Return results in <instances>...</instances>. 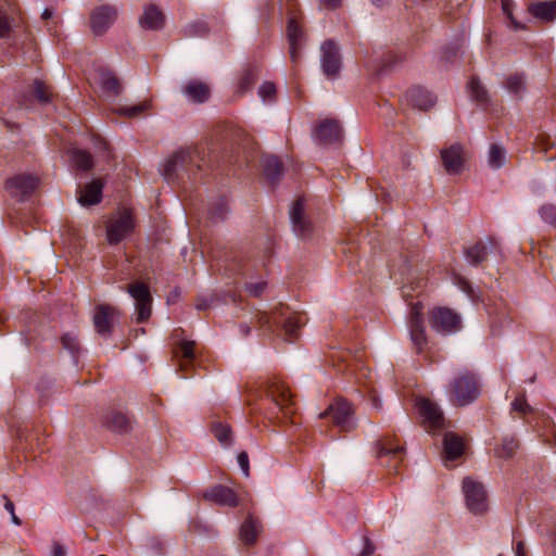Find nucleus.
Segmentation results:
<instances>
[{
  "label": "nucleus",
  "instance_id": "1",
  "mask_svg": "<svg viewBox=\"0 0 556 556\" xmlns=\"http://www.w3.org/2000/svg\"><path fill=\"white\" fill-rule=\"evenodd\" d=\"M204 159L198 147H189L176 151L165 163L163 176L168 182L197 179L202 172Z\"/></svg>",
  "mask_w": 556,
  "mask_h": 556
},
{
  "label": "nucleus",
  "instance_id": "2",
  "mask_svg": "<svg viewBox=\"0 0 556 556\" xmlns=\"http://www.w3.org/2000/svg\"><path fill=\"white\" fill-rule=\"evenodd\" d=\"M255 321L265 331H274L276 327L286 341L292 342L299 337L300 329L305 324V317L303 314L281 308L270 315L260 312L255 315Z\"/></svg>",
  "mask_w": 556,
  "mask_h": 556
},
{
  "label": "nucleus",
  "instance_id": "3",
  "mask_svg": "<svg viewBox=\"0 0 556 556\" xmlns=\"http://www.w3.org/2000/svg\"><path fill=\"white\" fill-rule=\"evenodd\" d=\"M480 395V382L476 372L463 369L450 382V401L454 406H467Z\"/></svg>",
  "mask_w": 556,
  "mask_h": 556
},
{
  "label": "nucleus",
  "instance_id": "4",
  "mask_svg": "<svg viewBox=\"0 0 556 556\" xmlns=\"http://www.w3.org/2000/svg\"><path fill=\"white\" fill-rule=\"evenodd\" d=\"M263 388L277 412L281 413L283 417L289 418L292 424H295L293 416L298 410L296 403L294 395L285 382L274 377L264 382Z\"/></svg>",
  "mask_w": 556,
  "mask_h": 556
},
{
  "label": "nucleus",
  "instance_id": "5",
  "mask_svg": "<svg viewBox=\"0 0 556 556\" xmlns=\"http://www.w3.org/2000/svg\"><path fill=\"white\" fill-rule=\"evenodd\" d=\"M405 450L397 439L384 438L377 443V458L390 473H397L404 460Z\"/></svg>",
  "mask_w": 556,
  "mask_h": 556
},
{
  "label": "nucleus",
  "instance_id": "6",
  "mask_svg": "<svg viewBox=\"0 0 556 556\" xmlns=\"http://www.w3.org/2000/svg\"><path fill=\"white\" fill-rule=\"evenodd\" d=\"M127 292L135 300L136 321L138 324L147 321L152 313V295L148 285L135 281L127 287Z\"/></svg>",
  "mask_w": 556,
  "mask_h": 556
},
{
  "label": "nucleus",
  "instance_id": "7",
  "mask_svg": "<svg viewBox=\"0 0 556 556\" xmlns=\"http://www.w3.org/2000/svg\"><path fill=\"white\" fill-rule=\"evenodd\" d=\"M463 491L466 505L475 515H482L488 510V496L482 483L467 477L463 480Z\"/></svg>",
  "mask_w": 556,
  "mask_h": 556
},
{
  "label": "nucleus",
  "instance_id": "8",
  "mask_svg": "<svg viewBox=\"0 0 556 556\" xmlns=\"http://www.w3.org/2000/svg\"><path fill=\"white\" fill-rule=\"evenodd\" d=\"M319 417H329L332 424L342 432H350L355 428L352 405L345 400H338L330 404L328 409L321 413Z\"/></svg>",
  "mask_w": 556,
  "mask_h": 556
},
{
  "label": "nucleus",
  "instance_id": "9",
  "mask_svg": "<svg viewBox=\"0 0 556 556\" xmlns=\"http://www.w3.org/2000/svg\"><path fill=\"white\" fill-rule=\"evenodd\" d=\"M422 426L429 433H437L445 428V418L440 406L428 399H420L417 402Z\"/></svg>",
  "mask_w": 556,
  "mask_h": 556
},
{
  "label": "nucleus",
  "instance_id": "10",
  "mask_svg": "<svg viewBox=\"0 0 556 556\" xmlns=\"http://www.w3.org/2000/svg\"><path fill=\"white\" fill-rule=\"evenodd\" d=\"M429 323L434 331L442 334L456 332L462 327L459 315L447 307L433 308L429 316Z\"/></svg>",
  "mask_w": 556,
  "mask_h": 556
},
{
  "label": "nucleus",
  "instance_id": "11",
  "mask_svg": "<svg viewBox=\"0 0 556 556\" xmlns=\"http://www.w3.org/2000/svg\"><path fill=\"white\" fill-rule=\"evenodd\" d=\"M287 37L291 61L296 64L301 58V50L304 45L305 34L300 24L299 16L290 10L287 25Z\"/></svg>",
  "mask_w": 556,
  "mask_h": 556
},
{
  "label": "nucleus",
  "instance_id": "12",
  "mask_svg": "<svg viewBox=\"0 0 556 556\" xmlns=\"http://www.w3.org/2000/svg\"><path fill=\"white\" fill-rule=\"evenodd\" d=\"M131 212L124 208L117 218H113L106 225V238L110 244L119 243L134 229Z\"/></svg>",
  "mask_w": 556,
  "mask_h": 556
},
{
  "label": "nucleus",
  "instance_id": "13",
  "mask_svg": "<svg viewBox=\"0 0 556 556\" xmlns=\"http://www.w3.org/2000/svg\"><path fill=\"white\" fill-rule=\"evenodd\" d=\"M314 138L320 146H330L342 142L343 129L336 118H326L319 122L314 129Z\"/></svg>",
  "mask_w": 556,
  "mask_h": 556
},
{
  "label": "nucleus",
  "instance_id": "14",
  "mask_svg": "<svg viewBox=\"0 0 556 556\" xmlns=\"http://www.w3.org/2000/svg\"><path fill=\"white\" fill-rule=\"evenodd\" d=\"M421 311L422 305L420 302L413 304L409 317V334L414 348L418 354L425 352L428 346V340L422 324Z\"/></svg>",
  "mask_w": 556,
  "mask_h": 556
},
{
  "label": "nucleus",
  "instance_id": "15",
  "mask_svg": "<svg viewBox=\"0 0 556 556\" xmlns=\"http://www.w3.org/2000/svg\"><path fill=\"white\" fill-rule=\"evenodd\" d=\"M321 67L328 78H336L341 70V54L337 43L328 39L321 46Z\"/></svg>",
  "mask_w": 556,
  "mask_h": 556
},
{
  "label": "nucleus",
  "instance_id": "16",
  "mask_svg": "<svg viewBox=\"0 0 556 556\" xmlns=\"http://www.w3.org/2000/svg\"><path fill=\"white\" fill-rule=\"evenodd\" d=\"M117 10L109 4L94 8L90 13V28L97 36L103 35L115 22Z\"/></svg>",
  "mask_w": 556,
  "mask_h": 556
},
{
  "label": "nucleus",
  "instance_id": "17",
  "mask_svg": "<svg viewBox=\"0 0 556 556\" xmlns=\"http://www.w3.org/2000/svg\"><path fill=\"white\" fill-rule=\"evenodd\" d=\"M119 311L109 304H100L94 308L93 325L96 331L103 338H108L112 333L113 324Z\"/></svg>",
  "mask_w": 556,
  "mask_h": 556
},
{
  "label": "nucleus",
  "instance_id": "18",
  "mask_svg": "<svg viewBox=\"0 0 556 556\" xmlns=\"http://www.w3.org/2000/svg\"><path fill=\"white\" fill-rule=\"evenodd\" d=\"M305 200L303 197L296 198L290 210V219L295 235L300 238H306L312 233V224L304 213Z\"/></svg>",
  "mask_w": 556,
  "mask_h": 556
},
{
  "label": "nucleus",
  "instance_id": "19",
  "mask_svg": "<svg viewBox=\"0 0 556 556\" xmlns=\"http://www.w3.org/2000/svg\"><path fill=\"white\" fill-rule=\"evenodd\" d=\"M38 182V178L31 174H20L8 179L5 186L12 197L23 200L37 188Z\"/></svg>",
  "mask_w": 556,
  "mask_h": 556
},
{
  "label": "nucleus",
  "instance_id": "20",
  "mask_svg": "<svg viewBox=\"0 0 556 556\" xmlns=\"http://www.w3.org/2000/svg\"><path fill=\"white\" fill-rule=\"evenodd\" d=\"M441 160L445 170L451 175L463 172L465 155L459 143H454L441 151Z\"/></svg>",
  "mask_w": 556,
  "mask_h": 556
},
{
  "label": "nucleus",
  "instance_id": "21",
  "mask_svg": "<svg viewBox=\"0 0 556 556\" xmlns=\"http://www.w3.org/2000/svg\"><path fill=\"white\" fill-rule=\"evenodd\" d=\"M103 427L115 433H128L132 429L131 418L117 409H111L101 419Z\"/></svg>",
  "mask_w": 556,
  "mask_h": 556
},
{
  "label": "nucleus",
  "instance_id": "22",
  "mask_svg": "<svg viewBox=\"0 0 556 556\" xmlns=\"http://www.w3.org/2000/svg\"><path fill=\"white\" fill-rule=\"evenodd\" d=\"M203 496L206 501L223 506L236 507L239 504L238 496L235 491L222 484L214 485L206 490Z\"/></svg>",
  "mask_w": 556,
  "mask_h": 556
},
{
  "label": "nucleus",
  "instance_id": "23",
  "mask_svg": "<svg viewBox=\"0 0 556 556\" xmlns=\"http://www.w3.org/2000/svg\"><path fill=\"white\" fill-rule=\"evenodd\" d=\"M405 99L409 105L420 111H428L435 104V97L425 88L415 86L405 93Z\"/></svg>",
  "mask_w": 556,
  "mask_h": 556
},
{
  "label": "nucleus",
  "instance_id": "24",
  "mask_svg": "<svg viewBox=\"0 0 556 556\" xmlns=\"http://www.w3.org/2000/svg\"><path fill=\"white\" fill-rule=\"evenodd\" d=\"M139 24L144 29L160 30L164 27L165 15L155 4L151 3L144 8L139 17Z\"/></svg>",
  "mask_w": 556,
  "mask_h": 556
},
{
  "label": "nucleus",
  "instance_id": "25",
  "mask_svg": "<svg viewBox=\"0 0 556 556\" xmlns=\"http://www.w3.org/2000/svg\"><path fill=\"white\" fill-rule=\"evenodd\" d=\"M103 182L101 179H93L86 184L79 192L78 202L83 206L96 205L102 200Z\"/></svg>",
  "mask_w": 556,
  "mask_h": 556
},
{
  "label": "nucleus",
  "instance_id": "26",
  "mask_svg": "<svg viewBox=\"0 0 556 556\" xmlns=\"http://www.w3.org/2000/svg\"><path fill=\"white\" fill-rule=\"evenodd\" d=\"M186 98L193 103H204L211 96L208 85L200 80H190L181 88Z\"/></svg>",
  "mask_w": 556,
  "mask_h": 556
},
{
  "label": "nucleus",
  "instance_id": "27",
  "mask_svg": "<svg viewBox=\"0 0 556 556\" xmlns=\"http://www.w3.org/2000/svg\"><path fill=\"white\" fill-rule=\"evenodd\" d=\"M443 452L445 466H447V462L455 460L464 454L463 439L453 432H446L443 439Z\"/></svg>",
  "mask_w": 556,
  "mask_h": 556
},
{
  "label": "nucleus",
  "instance_id": "28",
  "mask_svg": "<svg viewBox=\"0 0 556 556\" xmlns=\"http://www.w3.org/2000/svg\"><path fill=\"white\" fill-rule=\"evenodd\" d=\"M529 13L542 22H553L556 18V0L539 1L529 4Z\"/></svg>",
  "mask_w": 556,
  "mask_h": 556
},
{
  "label": "nucleus",
  "instance_id": "29",
  "mask_svg": "<svg viewBox=\"0 0 556 556\" xmlns=\"http://www.w3.org/2000/svg\"><path fill=\"white\" fill-rule=\"evenodd\" d=\"M262 530V525L257 518L249 515L240 527V540L247 546L255 544L257 536Z\"/></svg>",
  "mask_w": 556,
  "mask_h": 556
},
{
  "label": "nucleus",
  "instance_id": "30",
  "mask_svg": "<svg viewBox=\"0 0 556 556\" xmlns=\"http://www.w3.org/2000/svg\"><path fill=\"white\" fill-rule=\"evenodd\" d=\"M263 172L270 184H276L282 176V162L276 155L266 154L261 160Z\"/></svg>",
  "mask_w": 556,
  "mask_h": 556
},
{
  "label": "nucleus",
  "instance_id": "31",
  "mask_svg": "<svg viewBox=\"0 0 556 556\" xmlns=\"http://www.w3.org/2000/svg\"><path fill=\"white\" fill-rule=\"evenodd\" d=\"M194 345L195 343L193 341H182L175 351L180 371H186L189 366H192L195 359Z\"/></svg>",
  "mask_w": 556,
  "mask_h": 556
},
{
  "label": "nucleus",
  "instance_id": "32",
  "mask_svg": "<svg viewBox=\"0 0 556 556\" xmlns=\"http://www.w3.org/2000/svg\"><path fill=\"white\" fill-rule=\"evenodd\" d=\"M519 447L520 443L515 435H505L494 448V454L498 458L509 459L514 457Z\"/></svg>",
  "mask_w": 556,
  "mask_h": 556
},
{
  "label": "nucleus",
  "instance_id": "33",
  "mask_svg": "<svg viewBox=\"0 0 556 556\" xmlns=\"http://www.w3.org/2000/svg\"><path fill=\"white\" fill-rule=\"evenodd\" d=\"M503 86L510 94L520 99L527 90L526 77L520 73L510 74L506 77Z\"/></svg>",
  "mask_w": 556,
  "mask_h": 556
},
{
  "label": "nucleus",
  "instance_id": "34",
  "mask_svg": "<svg viewBox=\"0 0 556 556\" xmlns=\"http://www.w3.org/2000/svg\"><path fill=\"white\" fill-rule=\"evenodd\" d=\"M464 253L467 262L472 266L481 265L488 257V249L482 241L466 248Z\"/></svg>",
  "mask_w": 556,
  "mask_h": 556
},
{
  "label": "nucleus",
  "instance_id": "35",
  "mask_svg": "<svg viewBox=\"0 0 556 556\" xmlns=\"http://www.w3.org/2000/svg\"><path fill=\"white\" fill-rule=\"evenodd\" d=\"M71 160L78 170L89 172L94 165L92 155L88 151L81 149H72Z\"/></svg>",
  "mask_w": 556,
  "mask_h": 556
},
{
  "label": "nucleus",
  "instance_id": "36",
  "mask_svg": "<svg viewBox=\"0 0 556 556\" xmlns=\"http://www.w3.org/2000/svg\"><path fill=\"white\" fill-rule=\"evenodd\" d=\"M101 86L103 91L109 96L117 97L123 91L118 78L110 71L101 72Z\"/></svg>",
  "mask_w": 556,
  "mask_h": 556
},
{
  "label": "nucleus",
  "instance_id": "37",
  "mask_svg": "<svg viewBox=\"0 0 556 556\" xmlns=\"http://www.w3.org/2000/svg\"><path fill=\"white\" fill-rule=\"evenodd\" d=\"M212 433L215 439L225 447H229L233 443V435L229 425L220 421L212 422Z\"/></svg>",
  "mask_w": 556,
  "mask_h": 556
},
{
  "label": "nucleus",
  "instance_id": "38",
  "mask_svg": "<svg viewBox=\"0 0 556 556\" xmlns=\"http://www.w3.org/2000/svg\"><path fill=\"white\" fill-rule=\"evenodd\" d=\"M468 89L471 98L479 104L489 102V93L485 87L480 83L478 77H471L468 83Z\"/></svg>",
  "mask_w": 556,
  "mask_h": 556
},
{
  "label": "nucleus",
  "instance_id": "39",
  "mask_svg": "<svg viewBox=\"0 0 556 556\" xmlns=\"http://www.w3.org/2000/svg\"><path fill=\"white\" fill-rule=\"evenodd\" d=\"M533 146H534V150L536 152H542L544 154H547L548 151L555 150V154L547 156V160H553L556 157V144L551 139L549 135H547L545 132H540L536 136V138L533 142Z\"/></svg>",
  "mask_w": 556,
  "mask_h": 556
},
{
  "label": "nucleus",
  "instance_id": "40",
  "mask_svg": "<svg viewBox=\"0 0 556 556\" xmlns=\"http://www.w3.org/2000/svg\"><path fill=\"white\" fill-rule=\"evenodd\" d=\"M257 79V70L255 67L245 68L239 78L237 92L240 94L249 91Z\"/></svg>",
  "mask_w": 556,
  "mask_h": 556
},
{
  "label": "nucleus",
  "instance_id": "41",
  "mask_svg": "<svg viewBox=\"0 0 556 556\" xmlns=\"http://www.w3.org/2000/svg\"><path fill=\"white\" fill-rule=\"evenodd\" d=\"M505 160L506 152L504 148L496 143L491 144L488 160L489 165L494 169H498L505 164Z\"/></svg>",
  "mask_w": 556,
  "mask_h": 556
},
{
  "label": "nucleus",
  "instance_id": "42",
  "mask_svg": "<svg viewBox=\"0 0 556 556\" xmlns=\"http://www.w3.org/2000/svg\"><path fill=\"white\" fill-rule=\"evenodd\" d=\"M228 213L227 200L224 197L217 199L210 207V218L214 220L224 219Z\"/></svg>",
  "mask_w": 556,
  "mask_h": 556
},
{
  "label": "nucleus",
  "instance_id": "43",
  "mask_svg": "<svg viewBox=\"0 0 556 556\" xmlns=\"http://www.w3.org/2000/svg\"><path fill=\"white\" fill-rule=\"evenodd\" d=\"M511 412L518 413L521 417H526L533 413V408L528 404L526 395L519 394L511 402Z\"/></svg>",
  "mask_w": 556,
  "mask_h": 556
},
{
  "label": "nucleus",
  "instance_id": "44",
  "mask_svg": "<svg viewBox=\"0 0 556 556\" xmlns=\"http://www.w3.org/2000/svg\"><path fill=\"white\" fill-rule=\"evenodd\" d=\"M34 96L40 103H48L51 101L52 93L43 81L36 79L34 81Z\"/></svg>",
  "mask_w": 556,
  "mask_h": 556
},
{
  "label": "nucleus",
  "instance_id": "45",
  "mask_svg": "<svg viewBox=\"0 0 556 556\" xmlns=\"http://www.w3.org/2000/svg\"><path fill=\"white\" fill-rule=\"evenodd\" d=\"M208 31L207 25L205 22H193L188 24L184 28V36L185 37H195V36H205Z\"/></svg>",
  "mask_w": 556,
  "mask_h": 556
},
{
  "label": "nucleus",
  "instance_id": "46",
  "mask_svg": "<svg viewBox=\"0 0 556 556\" xmlns=\"http://www.w3.org/2000/svg\"><path fill=\"white\" fill-rule=\"evenodd\" d=\"M61 342H62L63 348L65 350H67L75 358L80 350V344H79V340L77 339V337L72 333H65L61 338Z\"/></svg>",
  "mask_w": 556,
  "mask_h": 556
},
{
  "label": "nucleus",
  "instance_id": "47",
  "mask_svg": "<svg viewBox=\"0 0 556 556\" xmlns=\"http://www.w3.org/2000/svg\"><path fill=\"white\" fill-rule=\"evenodd\" d=\"M150 108L149 101H143L139 104L131 105V106H123L118 110V112L122 115L128 116V117H136L139 116L141 113L147 111Z\"/></svg>",
  "mask_w": 556,
  "mask_h": 556
},
{
  "label": "nucleus",
  "instance_id": "48",
  "mask_svg": "<svg viewBox=\"0 0 556 556\" xmlns=\"http://www.w3.org/2000/svg\"><path fill=\"white\" fill-rule=\"evenodd\" d=\"M542 218L556 228V206L546 204L540 210Z\"/></svg>",
  "mask_w": 556,
  "mask_h": 556
},
{
  "label": "nucleus",
  "instance_id": "49",
  "mask_svg": "<svg viewBox=\"0 0 556 556\" xmlns=\"http://www.w3.org/2000/svg\"><path fill=\"white\" fill-rule=\"evenodd\" d=\"M258 93L264 100H271L276 93V87L273 83L266 81L260 87Z\"/></svg>",
  "mask_w": 556,
  "mask_h": 556
},
{
  "label": "nucleus",
  "instance_id": "50",
  "mask_svg": "<svg viewBox=\"0 0 556 556\" xmlns=\"http://www.w3.org/2000/svg\"><path fill=\"white\" fill-rule=\"evenodd\" d=\"M404 60V56L397 52H388L383 61L384 67H392Z\"/></svg>",
  "mask_w": 556,
  "mask_h": 556
},
{
  "label": "nucleus",
  "instance_id": "51",
  "mask_svg": "<svg viewBox=\"0 0 556 556\" xmlns=\"http://www.w3.org/2000/svg\"><path fill=\"white\" fill-rule=\"evenodd\" d=\"M11 30L10 22L8 16L0 11V38H4Z\"/></svg>",
  "mask_w": 556,
  "mask_h": 556
},
{
  "label": "nucleus",
  "instance_id": "52",
  "mask_svg": "<svg viewBox=\"0 0 556 556\" xmlns=\"http://www.w3.org/2000/svg\"><path fill=\"white\" fill-rule=\"evenodd\" d=\"M238 464L243 471L244 476L248 477L250 473L249 456L247 452H241L238 455Z\"/></svg>",
  "mask_w": 556,
  "mask_h": 556
},
{
  "label": "nucleus",
  "instance_id": "53",
  "mask_svg": "<svg viewBox=\"0 0 556 556\" xmlns=\"http://www.w3.org/2000/svg\"><path fill=\"white\" fill-rule=\"evenodd\" d=\"M266 283L265 282H257V283H248L245 286L247 290L250 294L254 296H258L265 289Z\"/></svg>",
  "mask_w": 556,
  "mask_h": 556
},
{
  "label": "nucleus",
  "instance_id": "54",
  "mask_svg": "<svg viewBox=\"0 0 556 556\" xmlns=\"http://www.w3.org/2000/svg\"><path fill=\"white\" fill-rule=\"evenodd\" d=\"M5 498V504H4V508L7 511H9L11 514V519L12 521L16 525V526H21L22 521L21 519L15 515V511H14V504L12 501H10L7 496H4Z\"/></svg>",
  "mask_w": 556,
  "mask_h": 556
},
{
  "label": "nucleus",
  "instance_id": "55",
  "mask_svg": "<svg viewBox=\"0 0 556 556\" xmlns=\"http://www.w3.org/2000/svg\"><path fill=\"white\" fill-rule=\"evenodd\" d=\"M318 2L325 9L334 10L341 5L342 0H318Z\"/></svg>",
  "mask_w": 556,
  "mask_h": 556
},
{
  "label": "nucleus",
  "instance_id": "56",
  "mask_svg": "<svg viewBox=\"0 0 556 556\" xmlns=\"http://www.w3.org/2000/svg\"><path fill=\"white\" fill-rule=\"evenodd\" d=\"M375 552L374 543L368 539H364V548L361 553V556H370Z\"/></svg>",
  "mask_w": 556,
  "mask_h": 556
},
{
  "label": "nucleus",
  "instance_id": "57",
  "mask_svg": "<svg viewBox=\"0 0 556 556\" xmlns=\"http://www.w3.org/2000/svg\"><path fill=\"white\" fill-rule=\"evenodd\" d=\"M211 304H212V299L198 298L197 302H195V307L199 311H204V309L208 308L211 306Z\"/></svg>",
  "mask_w": 556,
  "mask_h": 556
},
{
  "label": "nucleus",
  "instance_id": "58",
  "mask_svg": "<svg viewBox=\"0 0 556 556\" xmlns=\"http://www.w3.org/2000/svg\"><path fill=\"white\" fill-rule=\"evenodd\" d=\"M51 556H66L65 547L59 542H54L52 545V555Z\"/></svg>",
  "mask_w": 556,
  "mask_h": 556
},
{
  "label": "nucleus",
  "instance_id": "59",
  "mask_svg": "<svg viewBox=\"0 0 556 556\" xmlns=\"http://www.w3.org/2000/svg\"><path fill=\"white\" fill-rule=\"evenodd\" d=\"M501 1H502V9H503L504 13L511 20V22H514V18L511 16V5H513L511 0H501Z\"/></svg>",
  "mask_w": 556,
  "mask_h": 556
},
{
  "label": "nucleus",
  "instance_id": "60",
  "mask_svg": "<svg viewBox=\"0 0 556 556\" xmlns=\"http://www.w3.org/2000/svg\"><path fill=\"white\" fill-rule=\"evenodd\" d=\"M93 143L99 150L106 151L109 149L106 141L100 137H94Z\"/></svg>",
  "mask_w": 556,
  "mask_h": 556
},
{
  "label": "nucleus",
  "instance_id": "61",
  "mask_svg": "<svg viewBox=\"0 0 556 556\" xmlns=\"http://www.w3.org/2000/svg\"><path fill=\"white\" fill-rule=\"evenodd\" d=\"M516 556H527L526 546L522 541H519L516 545Z\"/></svg>",
  "mask_w": 556,
  "mask_h": 556
},
{
  "label": "nucleus",
  "instance_id": "62",
  "mask_svg": "<svg viewBox=\"0 0 556 556\" xmlns=\"http://www.w3.org/2000/svg\"><path fill=\"white\" fill-rule=\"evenodd\" d=\"M459 286H460V288H462L465 292L469 293V291H470L471 287H470V285H469V282H468V281H466V280H465V279H463V278H459Z\"/></svg>",
  "mask_w": 556,
  "mask_h": 556
},
{
  "label": "nucleus",
  "instance_id": "63",
  "mask_svg": "<svg viewBox=\"0 0 556 556\" xmlns=\"http://www.w3.org/2000/svg\"><path fill=\"white\" fill-rule=\"evenodd\" d=\"M52 16V10L46 8L41 14L42 20H49Z\"/></svg>",
  "mask_w": 556,
  "mask_h": 556
},
{
  "label": "nucleus",
  "instance_id": "64",
  "mask_svg": "<svg viewBox=\"0 0 556 556\" xmlns=\"http://www.w3.org/2000/svg\"><path fill=\"white\" fill-rule=\"evenodd\" d=\"M488 241H489V244L491 245V248H492V249H496V248H497L498 242H497V240H496L495 238L490 237V238L488 239Z\"/></svg>",
  "mask_w": 556,
  "mask_h": 556
}]
</instances>
